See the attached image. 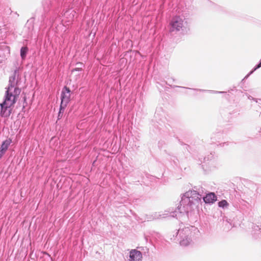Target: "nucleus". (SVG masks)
Listing matches in <instances>:
<instances>
[{"instance_id": "obj_1", "label": "nucleus", "mask_w": 261, "mask_h": 261, "mask_svg": "<svg viewBox=\"0 0 261 261\" xmlns=\"http://www.w3.org/2000/svg\"><path fill=\"white\" fill-rule=\"evenodd\" d=\"M18 79V73L15 70L13 75L10 77L9 85L7 89L4 101L0 104L2 113H4L5 110L15 103L16 97L20 93L21 90L17 86Z\"/></svg>"}, {"instance_id": "obj_2", "label": "nucleus", "mask_w": 261, "mask_h": 261, "mask_svg": "<svg viewBox=\"0 0 261 261\" xmlns=\"http://www.w3.org/2000/svg\"><path fill=\"white\" fill-rule=\"evenodd\" d=\"M70 91L69 88L65 87L61 94V102L60 106V109L59 114V117L60 116L61 113L63 112L64 109L67 106V103L70 100Z\"/></svg>"}, {"instance_id": "obj_3", "label": "nucleus", "mask_w": 261, "mask_h": 261, "mask_svg": "<svg viewBox=\"0 0 261 261\" xmlns=\"http://www.w3.org/2000/svg\"><path fill=\"white\" fill-rule=\"evenodd\" d=\"M184 20L183 18L180 16L173 17L170 23V32L179 31L184 26Z\"/></svg>"}, {"instance_id": "obj_4", "label": "nucleus", "mask_w": 261, "mask_h": 261, "mask_svg": "<svg viewBox=\"0 0 261 261\" xmlns=\"http://www.w3.org/2000/svg\"><path fill=\"white\" fill-rule=\"evenodd\" d=\"M129 257V261H141L142 256L140 251L135 249L130 252Z\"/></svg>"}, {"instance_id": "obj_5", "label": "nucleus", "mask_w": 261, "mask_h": 261, "mask_svg": "<svg viewBox=\"0 0 261 261\" xmlns=\"http://www.w3.org/2000/svg\"><path fill=\"white\" fill-rule=\"evenodd\" d=\"M179 233V235L181 238H188L191 236V231L189 227H185L181 229H178V231L176 232V234Z\"/></svg>"}, {"instance_id": "obj_6", "label": "nucleus", "mask_w": 261, "mask_h": 261, "mask_svg": "<svg viewBox=\"0 0 261 261\" xmlns=\"http://www.w3.org/2000/svg\"><path fill=\"white\" fill-rule=\"evenodd\" d=\"M11 141L10 140H6L3 142L0 147V159L7 150L8 147L11 144Z\"/></svg>"}, {"instance_id": "obj_7", "label": "nucleus", "mask_w": 261, "mask_h": 261, "mask_svg": "<svg viewBox=\"0 0 261 261\" xmlns=\"http://www.w3.org/2000/svg\"><path fill=\"white\" fill-rule=\"evenodd\" d=\"M203 200L205 203H213L217 200V197L214 193H210L203 198Z\"/></svg>"}, {"instance_id": "obj_8", "label": "nucleus", "mask_w": 261, "mask_h": 261, "mask_svg": "<svg viewBox=\"0 0 261 261\" xmlns=\"http://www.w3.org/2000/svg\"><path fill=\"white\" fill-rule=\"evenodd\" d=\"M76 12L73 10H69L67 11H66L64 13V15L66 17H68L69 16V20L68 21L72 20L73 19L74 15L75 14Z\"/></svg>"}, {"instance_id": "obj_9", "label": "nucleus", "mask_w": 261, "mask_h": 261, "mask_svg": "<svg viewBox=\"0 0 261 261\" xmlns=\"http://www.w3.org/2000/svg\"><path fill=\"white\" fill-rule=\"evenodd\" d=\"M28 51V48L27 47H22L20 49V56L22 60H24L25 57L27 54Z\"/></svg>"}, {"instance_id": "obj_10", "label": "nucleus", "mask_w": 261, "mask_h": 261, "mask_svg": "<svg viewBox=\"0 0 261 261\" xmlns=\"http://www.w3.org/2000/svg\"><path fill=\"white\" fill-rule=\"evenodd\" d=\"M186 238V239H184V238H183V239L180 241V245L186 246L189 244L190 238L188 237V238Z\"/></svg>"}, {"instance_id": "obj_11", "label": "nucleus", "mask_w": 261, "mask_h": 261, "mask_svg": "<svg viewBox=\"0 0 261 261\" xmlns=\"http://www.w3.org/2000/svg\"><path fill=\"white\" fill-rule=\"evenodd\" d=\"M219 206L224 207L228 205V203L225 200H223L218 203Z\"/></svg>"}, {"instance_id": "obj_12", "label": "nucleus", "mask_w": 261, "mask_h": 261, "mask_svg": "<svg viewBox=\"0 0 261 261\" xmlns=\"http://www.w3.org/2000/svg\"><path fill=\"white\" fill-rule=\"evenodd\" d=\"M196 195V197H197V198H198V197L197 196L198 194L197 193L196 191H190H190H189L188 192H187V195H188V196H189V195Z\"/></svg>"}, {"instance_id": "obj_13", "label": "nucleus", "mask_w": 261, "mask_h": 261, "mask_svg": "<svg viewBox=\"0 0 261 261\" xmlns=\"http://www.w3.org/2000/svg\"><path fill=\"white\" fill-rule=\"evenodd\" d=\"M261 67V65L260 64H258L254 69L253 70H252L247 76L246 77H248V76H249V75H250L251 74H252L255 70H256L257 69L259 68V67Z\"/></svg>"}, {"instance_id": "obj_14", "label": "nucleus", "mask_w": 261, "mask_h": 261, "mask_svg": "<svg viewBox=\"0 0 261 261\" xmlns=\"http://www.w3.org/2000/svg\"><path fill=\"white\" fill-rule=\"evenodd\" d=\"M81 70V68H76L74 69V70Z\"/></svg>"}]
</instances>
